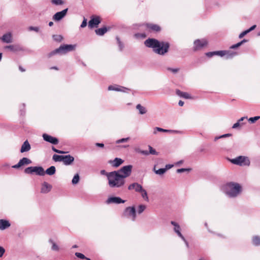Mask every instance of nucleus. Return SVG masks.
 Segmentation results:
<instances>
[{
    "label": "nucleus",
    "mask_w": 260,
    "mask_h": 260,
    "mask_svg": "<svg viewBox=\"0 0 260 260\" xmlns=\"http://www.w3.org/2000/svg\"><path fill=\"white\" fill-rule=\"evenodd\" d=\"M62 157H63V155L54 154L53 155L52 158L54 161L57 162V161H62Z\"/></svg>",
    "instance_id": "34"
},
{
    "label": "nucleus",
    "mask_w": 260,
    "mask_h": 260,
    "mask_svg": "<svg viewBox=\"0 0 260 260\" xmlns=\"http://www.w3.org/2000/svg\"><path fill=\"white\" fill-rule=\"evenodd\" d=\"M123 162V160L120 158H115L112 162V165L113 167L117 168L119 167Z\"/></svg>",
    "instance_id": "25"
},
{
    "label": "nucleus",
    "mask_w": 260,
    "mask_h": 260,
    "mask_svg": "<svg viewBox=\"0 0 260 260\" xmlns=\"http://www.w3.org/2000/svg\"><path fill=\"white\" fill-rule=\"evenodd\" d=\"M147 27L153 31H159L160 30V27L154 24H146Z\"/></svg>",
    "instance_id": "24"
},
{
    "label": "nucleus",
    "mask_w": 260,
    "mask_h": 260,
    "mask_svg": "<svg viewBox=\"0 0 260 260\" xmlns=\"http://www.w3.org/2000/svg\"><path fill=\"white\" fill-rule=\"evenodd\" d=\"M123 216L135 221L136 218V212L134 207H126L123 212Z\"/></svg>",
    "instance_id": "7"
},
{
    "label": "nucleus",
    "mask_w": 260,
    "mask_h": 260,
    "mask_svg": "<svg viewBox=\"0 0 260 260\" xmlns=\"http://www.w3.org/2000/svg\"><path fill=\"white\" fill-rule=\"evenodd\" d=\"M133 166L132 165L125 166L118 171H116L124 179L129 176L132 173Z\"/></svg>",
    "instance_id": "8"
},
{
    "label": "nucleus",
    "mask_w": 260,
    "mask_h": 260,
    "mask_svg": "<svg viewBox=\"0 0 260 260\" xmlns=\"http://www.w3.org/2000/svg\"><path fill=\"white\" fill-rule=\"evenodd\" d=\"M107 28L106 27H104L102 28H100L98 29H96L95 31L97 35L99 36H103L104 35L107 31Z\"/></svg>",
    "instance_id": "29"
},
{
    "label": "nucleus",
    "mask_w": 260,
    "mask_h": 260,
    "mask_svg": "<svg viewBox=\"0 0 260 260\" xmlns=\"http://www.w3.org/2000/svg\"><path fill=\"white\" fill-rule=\"evenodd\" d=\"M101 174L102 175H106V176L108 177V175L109 173H107V172H106V171L105 170H103L101 171Z\"/></svg>",
    "instance_id": "59"
},
{
    "label": "nucleus",
    "mask_w": 260,
    "mask_h": 260,
    "mask_svg": "<svg viewBox=\"0 0 260 260\" xmlns=\"http://www.w3.org/2000/svg\"><path fill=\"white\" fill-rule=\"evenodd\" d=\"M259 119H260V116H255V117H250L248 119V121L249 122L251 123H254L256 121H257V120H258Z\"/></svg>",
    "instance_id": "42"
},
{
    "label": "nucleus",
    "mask_w": 260,
    "mask_h": 260,
    "mask_svg": "<svg viewBox=\"0 0 260 260\" xmlns=\"http://www.w3.org/2000/svg\"><path fill=\"white\" fill-rule=\"evenodd\" d=\"M52 150L53 151H54V152H56L57 153H59V154H63V153H66V152H64V151H61V150H58V149H56L53 146L52 147Z\"/></svg>",
    "instance_id": "48"
},
{
    "label": "nucleus",
    "mask_w": 260,
    "mask_h": 260,
    "mask_svg": "<svg viewBox=\"0 0 260 260\" xmlns=\"http://www.w3.org/2000/svg\"><path fill=\"white\" fill-rule=\"evenodd\" d=\"M178 105L179 106H183L184 105V102H183L182 101H179Z\"/></svg>",
    "instance_id": "63"
},
{
    "label": "nucleus",
    "mask_w": 260,
    "mask_h": 260,
    "mask_svg": "<svg viewBox=\"0 0 260 260\" xmlns=\"http://www.w3.org/2000/svg\"><path fill=\"white\" fill-rule=\"evenodd\" d=\"M173 166V165H167L165 169H167V170L168 169H171Z\"/></svg>",
    "instance_id": "62"
},
{
    "label": "nucleus",
    "mask_w": 260,
    "mask_h": 260,
    "mask_svg": "<svg viewBox=\"0 0 260 260\" xmlns=\"http://www.w3.org/2000/svg\"><path fill=\"white\" fill-rule=\"evenodd\" d=\"M176 93L178 96L185 98L186 99H188L190 98V96L188 93L181 91L179 90H176Z\"/></svg>",
    "instance_id": "28"
},
{
    "label": "nucleus",
    "mask_w": 260,
    "mask_h": 260,
    "mask_svg": "<svg viewBox=\"0 0 260 260\" xmlns=\"http://www.w3.org/2000/svg\"><path fill=\"white\" fill-rule=\"evenodd\" d=\"M248 33V31L247 30H245V31H243L242 32H241L239 36V38L241 39L244 36H245L246 35H247V34Z\"/></svg>",
    "instance_id": "54"
},
{
    "label": "nucleus",
    "mask_w": 260,
    "mask_h": 260,
    "mask_svg": "<svg viewBox=\"0 0 260 260\" xmlns=\"http://www.w3.org/2000/svg\"><path fill=\"white\" fill-rule=\"evenodd\" d=\"M256 25H254L252 26L251 27H250L249 29H247L248 33L249 32H250L251 31L254 30L255 29V28L256 27Z\"/></svg>",
    "instance_id": "58"
},
{
    "label": "nucleus",
    "mask_w": 260,
    "mask_h": 260,
    "mask_svg": "<svg viewBox=\"0 0 260 260\" xmlns=\"http://www.w3.org/2000/svg\"><path fill=\"white\" fill-rule=\"evenodd\" d=\"M74 160V157L71 155H63L62 162L66 166L70 165Z\"/></svg>",
    "instance_id": "18"
},
{
    "label": "nucleus",
    "mask_w": 260,
    "mask_h": 260,
    "mask_svg": "<svg viewBox=\"0 0 260 260\" xmlns=\"http://www.w3.org/2000/svg\"><path fill=\"white\" fill-rule=\"evenodd\" d=\"M43 138L44 141L51 144L56 145L58 143V140L55 137H53L47 134H43Z\"/></svg>",
    "instance_id": "14"
},
{
    "label": "nucleus",
    "mask_w": 260,
    "mask_h": 260,
    "mask_svg": "<svg viewBox=\"0 0 260 260\" xmlns=\"http://www.w3.org/2000/svg\"><path fill=\"white\" fill-rule=\"evenodd\" d=\"M75 255L77 257L80 258L81 259H85V258H86L85 256L83 254H82L81 253H79V252H76Z\"/></svg>",
    "instance_id": "46"
},
{
    "label": "nucleus",
    "mask_w": 260,
    "mask_h": 260,
    "mask_svg": "<svg viewBox=\"0 0 260 260\" xmlns=\"http://www.w3.org/2000/svg\"><path fill=\"white\" fill-rule=\"evenodd\" d=\"M247 41L245 39H243V40H242L241 42H240L239 43H240L241 45H242L244 43H245Z\"/></svg>",
    "instance_id": "64"
},
{
    "label": "nucleus",
    "mask_w": 260,
    "mask_h": 260,
    "mask_svg": "<svg viewBox=\"0 0 260 260\" xmlns=\"http://www.w3.org/2000/svg\"><path fill=\"white\" fill-rule=\"evenodd\" d=\"M171 223L174 226V231L177 235L181 238L182 240H184V236L181 233V228L178 223L174 221H171Z\"/></svg>",
    "instance_id": "15"
},
{
    "label": "nucleus",
    "mask_w": 260,
    "mask_h": 260,
    "mask_svg": "<svg viewBox=\"0 0 260 260\" xmlns=\"http://www.w3.org/2000/svg\"><path fill=\"white\" fill-rule=\"evenodd\" d=\"M52 188V186L46 182H44L42 184L41 192L46 193L49 192Z\"/></svg>",
    "instance_id": "23"
},
{
    "label": "nucleus",
    "mask_w": 260,
    "mask_h": 260,
    "mask_svg": "<svg viewBox=\"0 0 260 260\" xmlns=\"http://www.w3.org/2000/svg\"><path fill=\"white\" fill-rule=\"evenodd\" d=\"M109 90H114L117 91H121L123 92H126L127 91H129V89L126 87H124L123 86L115 85H110L108 87Z\"/></svg>",
    "instance_id": "16"
},
{
    "label": "nucleus",
    "mask_w": 260,
    "mask_h": 260,
    "mask_svg": "<svg viewBox=\"0 0 260 260\" xmlns=\"http://www.w3.org/2000/svg\"><path fill=\"white\" fill-rule=\"evenodd\" d=\"M31 149V146L30 144L29 143L27 140L25 141L22 144L21 149L20 152L21 153H23L25 152H28Z\"/></svg>",
    "instance_id": "21"
},
{
    "label": "nucleus",
    "mask_w": 260,
    "mask_h": 260,
    "mask_svg": "<svg viewBox=\"0 0 260 260\" xmlns=\"http://www.w3.org/2000/svg\"><path fill=\"white\" fill-rule=\"evenodd\" d=\"M52 4L55 5H62L64 4L62 0H51Z\"/></svg>",
    "instance_id": "37"
},
{
    "label": "nucleus",
    "mask_w": 260,
    "mask_h": 260,
    "mask_svg": "<svg viewBox=\"0 0 260 260\" xmlns=\"http://www.w3.org/2000/svg\"><path fill=\"white\" fill-rule=\"evenodd\" d=\"M207 56L209 57H211L215 55V51L213 52H209L206 53Z\"/></svg>",
    "instance_id": "55"
},
{
    "label": "nucleus",
    "mask_w": 260,
    "mask_h": 260,
    "mask_svg": "<svg viewBox=\"0 0 260 260\" xmlns=\"http://www.w3.org/2000/svg\"><path fill=\"white\" fill-rule=\"evenodd\" d=\"M125 201L121 199L120 197H112L109 198L106 202L107 204L115 203L120 204L125 203Z\"/></svg>",
    "instance_id": "17"
},
{
    "label": "nucleus",
    "mask_w": 260,
    "mask_h": 260,
    "mask_svg": "<svg viewBox=\"0 0 260 260\" xmlns=\"http://www.w3.org/2000/svg\"><path fill=\"white\" fill-rule=\"evenodd\" d=\"M108 184L111 188H120L122 187L125 182L123 177L118 174L116 171L109 172L108 175Z\"/></svg>",
    "instance_id": "2"
},
{
    "label": "nucleus",
    "mask_w": 260,
    "mask_h": 260,
    "mask_svg": "<svg viewBox=\"0 0 260 260\" xmlns=\"http://www.w3.org/2000/svg\"><path fill=\"white\" fill-rule=\"evenodd\" d=\"M50 243L52 244L51 249L53 251H58L59 247L52 240L50 239L49 240Z\"/></svg>",
    "instance_id": "33"
},
{
    "label": "nucleus",
    "mask_w": 260,
    "mask_h": 260,
    "mask_svg": "<svg viewBox=\"0 0 260 260\" xmlns=\"http://www.w3.org/2000/svg\"><path fill=\"white\" fill-rule=\"evenodd\" d=\"M116 40H117V44L118 45L119 50L121 51L123 49L124 45L122 43V42L120 41V40L119 37H116Z\"/></svg>",
    "instance_id": "36"
},
{
    "label": "nucleus",
    "mask_w": 260,
    "mask_h": 260,
    "mask_svg": "<svg viewBox=\"0 0 260 260\" xmlns=\"http://www.w3.org/2000/svg\"><path fill=\"white\" fill-rule=\"evenodd\" d=\"M245 119H247V117H242L241 118H240L236 123L234 124V125L232 126V128H237L238 127L243 125L244 123H241V122L243 121Z\"/></svg>",
    "instance_id": "26"
},
{
    "label": "nucleus",
    "mask_w": 260,
    "mask_h": 260,
    "mask_svg": "<svg viewBox=\"0 0 260 260\" xmlns=\"http://www.w3.org/2000/svg\"><path fill=\"white\" fill-rule=\"evenodd\" d=\"M135 37L137 38H138L140 37H142V38H144L145 37V35L144 34H139V33H137V34H136L135 35Z\"/></svg>",
    "instance_id": "56"
},
{
    "label": "nucleus",
    "mask_w": 260,
    "mask_h": 260,
    "mask_svg": "<svg viewBox=\"0 0 260 260\" xmlns=\"http://www.w3.org/2000/svg\"><path fill=\"white\" fill-rule=\"evenodd\" d=\"M231 136H232V134H224V135L220 136V137H222V138L230 137Z\"/></svg>",
    "instance_id": "60"
},
{
    "label": "nucleus",
    "mask_w": 260,
    "mask_h": 260,
    "mask_svg": "<svg viewBox=\"0 0 260 260\" xmlns=\"http://www.w3.org/2000/svg\"><path fill=\"white\" fill-rule=\"evenodd\" d=\"M87 25V19L84 18L83 20L80 25L81 28H84Z\"/></svg>",
    "instance_id": "50"
},
{
    "label": "nucleus",
    "mask_w": 260,
    "mask_h": 260,
    "mask_svg": "<svg viewBox=\"0 0 260 260\" xmlns=\"http://www.w3.org/2000/svg\"><path fill=\"white\" fill-rule=\"evenodd\" d=\"M251 240L253 245L256 246H260V236H254L252 237Z\"/></svg>",
    "instance_id": "27"
},
{
    "label": "nucleus",
    "mask_w": 260,
    "mask_h": 260,
    "mask_svg": "<svg viewBox=\"0 0 260 260\" xmlns=\"http://www.w3.org/2000/svg\"><path fill=\"white\" fill-rule=\"evenodd\" d=\"M148 148L149 151H148L149 153V154H152V155H158V152L156 151V150L153 149L151 146H148Z\"/></svg>",
    "instance_id": "39"
},
{
    "label": "nucleus",
    "mask_w": 260,
    "mask_h": 260,
    "mask_svg": "<svg viewBox=\"0 0 260 260\" xmlns=\"http://www.w3.org/2000/svg\"><path fill=\"white\" fill-rule=\"evenodd\" d=\"M164 131H165V129H164V128H162L160 127H155L154 128L153 134H156L157 132H164Z\"/></svg>",
    "instance_id": "45"
},
{
    "label": "nucleus",
    "mask_w": 260,
    "mask_h": 260,
    "mask_svg": "<svg viewBox=\"0 0 260 260\" xmlns=\"http://www.w3.org/2000/svg\"><path fill=\"white\" fill-rule=\"evenodd\" d=\"M241 186L234 182L227 183L224 187V192L230 198H235L241 192Z\"/></svg>",
    "instance_id": "3"
},
{
    "label": "nucleus",
    "mask_w": 260,
    "mask_h": 260,
    "mask_svg": "<svg viewBox=\"0 0 260 260\" xmlns=\"http://www.w3.org/2000/svg\"><path fill=\"white\" fill-rule=\"evenodd\" d=\"M165 133H179V132L176 130H171V129H165Z\"/></svg>",
    "instance_id": "53"
},
{
    "label": "nucleus",
    "mask_w": 260,
    "mask_h": 260,
    "mask_svg": "<svg viewBox=\"0 0 260 260\" xmlns=\"http://www.w3.org/2000/svg\"><path fill=\"white\" fill-rule=\"evenodd\" d=\"M240 46H241V44H240V43L239 42V43H237V44H234V45H232L230 48H231V49H235V48H237V47H240Z\"/></svg>",
    "instance_id": "57"
},
{
    "label": "nucleus",
    "mask_w": 260,
    "mask_h": 260,
    "mask_svg": "<svg viewBox=\"0 0 260 260\" xmlns=\"http://www.w3.org/2000/svg\"><path fill=\"white\" fill-rule=\"evenodd\" d=\"M168 70L172 72H173V73L175 74L179 71V69L178 68H174H174H168Z\"/></svg>",
    "instance_id": "51"
},
{
    "label": "nucleus",
    "mask_w": 260,
    "mask_h": 260,
    "mask_svg": "<svg viewBox=\"0 0 260 260\" xmlns=\"http://www.w3.org/2000/svg\"><path fill=\"white\" fill-rule=\"evenodd\" d=\"M208 44V41L205 39H197L194 41L193 49L198 51L202 49Z\"/></svg>",
    "instance_id": "9"
},
{
    "label": "nucleus",
    "mask_w": 260,
    "mask_h": 260,
    "mask_svg": "<svg viewBox=\"0 0 260 260\" xmlns=\"http://www.w3.org/2000/svg\"><path fill=\"white\" fill-rule=\"evenodd\" d=\"M146 209V206L144 205H140L138 208V212L139 214H141Z\"/></svg>",
    "instance_id": "40"
},
{
    "label": "nucleus",
    "mask_w": 260,
    "mask_h": 260,
    "mask_svg": "<svg viewBox=\"0 0 260 260\" xmlns=\"http://www.w3.org/2000/svg\"><path fill=\"white\" fill-rule=\"evenodd\" d=\"M101 23L100 17L98 16H92L88 22V26L90 28L97 27Z\"/></svg>",
    "instance_id": "11"
},
{
    "label": "nucleus",
    "mask_w": 260,
    "mask_h": 260,
    "mask_svg": "<svg viewBox=\"0 0 260 260\" xmlns=\"http://www.w3.org/2000/svg\"><path fill=\"white\" fill-rule=\"evenodd\" d=\"M53 38L55 41L57 42H60L63 39L61 35H53Z\"/></svg>",
    "instance_id": "44"
},
{
    "label": "nucleus",
    "mask_w": 260,
    "mask_h": 260,
    "mask_svg": "<svg viewBox=\"0 0 260 260\" xmlns=\"http://www.w3.org/2000/svg\"><path fill=\"white\" fill-rule=\"evenodd\" d=\"M10 226L11 223L8 220L3 219H0V230H5L9 228Z\"/></svg>",
    "instance_id": "20"
},
{
    "label": "nucleus",
    "mask_w": 260,
    "mask_h": 260,
    "mask_svg": "<svg viewBox=\"0 0 260 260\" xmlns=\"http://www.w3.org/2000/svg\"><path fill=\"white\" fill-rule=\"evenodd\" d=\"M139 193H141V195L142 198L144 200H145L147 202L149 201V198H148V197L147 195V192L145 189H144L143 188H142V189L139 192Z\"/></svg>",
    "instance_id": "31"
},
{
    "label": "nucleus",
    "mask_w": 260,
    "mask_h": 260,
    "mask_svg": "<svg viewBox=\"0 0 260 260\" xmlns=\"http://www.w3.org/2000/svg\"><path fill=\"white\" fill-rule=\"evenodd\" d=\"M68 9H65L61 11L58 12L56 13L53 16V19L54 21H58L61 20L63 18H64L66 15H67V13L68 12Z\"/></svg>",
    "instance_id": "12"
},
{
    "label": "nucleus",
    "mask_w": 260,
    "mask_h": 260,
    "mask_svg": "<svg viewBox=\"0 0 260 260\" xmlns=\"http://www.w3.org/2000/svg\"><path fill=\"white\" fill-rule=\"evenodd\" d=\"M95 145L98 147H104V144L103 143H96L95 144Z\"/></svg>",
    "instance_id": "61"
},
{
    "label": "nucleus",
    "mask_w": 260,
    "mask_h": 260,
    "mask_svg": "<svg viewBox=\"0 0 260 260\" xmlns=\"http://www.w3.org/2000/svg\"><path fill=\"white\" fill-rule=\"evenodd\" d=\"M56 171L55 167L54 166H51L49 168H48L46 171H45V174L46 173L49 175H52L55 174Z\"/></svg>",
    "instance_id": "32"
},
{
    "label": "nucleus",
    "mask_w": 260,
    "mask_h": 260,
    "mask_svg": "<svg viewBox=\"0 0 260 260\" xmlns=\"http://www.w3.org/2000/svg\"><path fill=\"white\" fill-rule=\"evenodd\" d=\"M79 180H80L79 175L78 174H76L74 176V177L72 180V183L73 184H76L79 182Z\"/></svg>",
    "instance_id": "35"
},
{
    "label": "nucleus",
    "mask_w": 260,
    "mask_h": 260,
    "mask_svg": "<svg viewBox=\"0 0 260 260\" xmlns=\"http://www.w3.org/2000/svg\"><path fill=\"white\" fill-rule=\"evenodd\" d=\"M144 45L148 48L153 49L154 53L164 55L167 53L170 48V44L164 41H159L153 38H148L144 41Z\"/></svg>",
    "instance_id": "1"
},
{
    "label": "nucleus",
    "mask_w": 260,
    "mask_h": 260,
    "mask_svg": "<svg viewBox=\"0 0 260 260\" xmlns=\"http://www.w3.org/2000/svg\"><path fill=\"white\" fill-rule=\"evenodd\" d=\"M190 170L189 169H184V168H181L177 170V172L178 173H183L186 171H189Z\"/></svg>",
    "instance_id": "49"
},
{
    "label": "nucleus",
    "mask_w": 260,
    "mask_h": 260,
    "mask_svg": "<svg viewBox=\"0 0 260 260\" xmlns=\"http://www.w3.org/2000/svg\"><path fill=\"white\" fill-rule=\"evenodd\" d=\"M237 54V53L236 52L231 51L221 50L215 51V55H218L221 57L225 56L226 59L232 58Z\"/></svg>",
    "instance_id": "10"
},
{
    "label": "nucleus",
    "mask_w": 260,
    "mask_h": 260,
    "mask_svg": "<svg viewBox=\"0 0 260 260\" xmlns=\"http://www.w3.org/2000/svg\"><path fill=\"white\" fill-rule=\"evenodd\" d=\"M129 140V137L125 138H122V139L117 140L115 142V143H116V144H119V143H124V142H127Z\"/></svg>",
    "instance_id": "41"
},
{
    "label": "nucleus",
    "mask_w": 260,
    "mask_h": 260,
    "mask_svg": "<svg viewBox=\"0 0 260 260\" xmlns=\"http://www.w3.org/2000/svg\"><path fill=\"white\" fill-rule=\"evenodd\" d=\"M1 39L5 43H10L12 42V34L10 32L6 33L2 36Z\"/></svg>",
    "instance_id": "22"
},
{
    "label": "nucleus",
    "mask_w": 260,
    "mask_h": 260,
    "mask_svg": "<svg viewBox=\"0 0 260 260\" xmlns=\"http://www.w3.org/2000/svg\"><path fill=\"white\" fill-rule=\"evenodd\" d=\"M231 162L235 165L240 166H249L250 161L248 157L244 156H239L234 159H232Z\"/></svg>",
    "instance_id": "5"
},
{
    "label": "nucleus",
    "mask_w": 260,
    "mask_h": 260,
    "mask_svg": "<svg viewBox=\"0 0 260 260\" xmlns=\"http://www.w3.org/2000/svg\"><path fill=\"white\" fill-rule=\"evenodd\" d=\"M167 171V169L161 168L155 171V173L158 175L164 174Z\"/></svg>",
    "instance_id": "43"
},
{
    "label": "nucleus",
    "mask_w": 260,
    "mask_h": 260,
    "mask_svg": "<svg viewBox=\"0 0 260 260\" xmlns=\"http://www.w3.org/2000/svg\"><path fill=\"white\" fill-rule=\"evenodd\" d=\"M142 188V186L137 182L133 183L128 186L129 190H134L137 192H139Z\"/></svg>",
    "instance_id": "19"
},
{
    "label": "nucleus",
    "mask_w": 260,
    "mask_h": 260,
    "mask_svg": "<svg viewBox=\"0 0 260 260\" xmlns=\"http://www.w3.org/2000/svg\"><path fill=\"white\" fill-rule=\"evenodd\" d=\"M5 252V248L2 246H0V257H2L3 256Z\"/></svg>",
    "instance_id": "52"
},
{
    "label": "nucleus",
    "mask_w": 260,
    "mask_h": 260,
    "mask_svg": "<svg viewBox=\"0 0 260 260\" xmlns=\"http://www.w3.org/2000/svg\"><path fill=\"white\" fill-rule=\"evenodd\" d=\"M31 160L29 158L27 157H23L16 165L13 166L12 168L14 169H18L24 165H29L31 164Z\"/></svg>",
    "instance_id": "13"
},
{
    "label": "nucleus",
    "mask_w": 260,
    "mask_h": 260,
    "mask_svg": "<svg viewBox=\"0 0 260 260\" xmlns=\"http://www.w3.org/2000/svg\"><path fill=\"white\" fill-rule=\"evenodd\" d=\"M28 30L30 31L33 30L36 32H38L39 31V28L38 27L29 26L28 27Z\"/></svg>",
    "instance_id": "47"
},
{
    "label": "nucleus",
    "mask_w": 260,
    "mask_h": 260,
    "mask_svg": "<svg viewBox=\"0 0 260 260\" xmlns=\"http://www.w3.org/2000/svg\"><path fill=\"white\" fill-rule=\"evenodd\" d=\"M136 151L144 155H148L149 153L147 150H142L139 148L136 149Z\"/></svg>",
    "instance_id": "38"
},
{
    "label": "nucleus",
    "mask_w": 260,
    "mask_h": 260,
    "mask_svg": "<svg viewBox=\"0 0 260 260\" xmlns=\"http://www.w3.org/2000/svg\"><path fill=\"white\" fill-rule=\"evenodd\" d=\"M75 48V46L72 45H63L60 46L58 48H57L48 54V57H50L56 54H65L68 52L73 50Z\"/></svg>",
    "instance_id": "4"
},
{
    "label": "nucleus",
    "mask_w": 260,
    "mask_h": 260,
    "mask_svg": "<svg viewBox=\"0 0 260 260\" xmlns=\"http://www.w3.org/2000/svg\"><path fill=\"white\" fill-rule=\"evenodd\" d=\"M136 108L139 110L140 114H144L147 112V110L145 107L142 106L141 104H138L136 106Z\"/></svg>",
    "instance_id": "30"
},
{
    "label": "nucleus",
    "mask_w": 260,
    "mask_h": 260,
    "mask_svg": "<svg viewBox=\"0 0 260 260\" xmlns=\"http://www.w3.org/2000/svg\"><path fill=\"white\" fill-rule=\"evenodd\" d=\"M24 173L27 174H35L39 176H44L45 171L42 167H29L24 170Z\"/></svg>",
    "instance_id": "6"
}]
</instances>
